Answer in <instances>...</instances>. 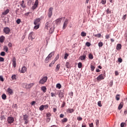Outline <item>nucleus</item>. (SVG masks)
I'll return each mask as SVG.
<instances>
[{"label":"nucleus","mask_w":127,"mask_h":127,"mask_svg":"<svg viewBox=\"0 0 127 127\" xmlns=\"http://www.w3.org/2000/svg\"><path fill=\"white\" fill-rule=\"evenodd\" d=\"M120 96H121L120 94H117L116 96V99L117 101H120Z\"/></svg>","instance_id":"obj_38"},{"label":"nucleus","mask_w":127,"mask_h":127,"mask_svg":"<svg viewBox=\"0 0 127 127\" xmlns=\"http://www.w3.org/2000/svg\"><path fill=\"white\" fill-rule=\"evenodd\" d=\"M0 55L1 56H5V52H1L0 54Z\"/></svg>","instance_id":"obj_50"},{"label":"nucleus","mask_w":127,"mask_h":127,"mask_svg":"<svg viewBox=\"0 0 127 127\" xmlns=\"http://www.w3.org/2000/svg\"><path fill=\"white\" fill-rule=\"evenodd\" d=\"M67 24H68V19H66L65 20V22L64 23V27H65V26H66V25H67Z\"/></svg>","instance_id":"obj_43"},{"label":"nucleus","mask_w":127,"mask_h":127,"mask_svg":"<svg viewBox=\"0 0 127 127\" xmlns=\"http://www.w3.org/2000/svg\"><path fill=\"white\" fill-rule=\"evenodd\" d=\"M34 25L39 24V25H40V19L38 18H36V19H35L34 21Z\"/></svg>","instance_id":"obj_10"},{"label":"nucleus","mask_w":127,"mask_h":127,"mask_svg":"<svg viewBox=\"0 0 127 127\" xmlns=\"http://www.w3.org/2000/svg\"><path fill=\"white\" fill-rule=\"evenodd\" d=\"M116 49L117 50H121L122 49V44H118L116 46Z\"/></svg>","instance_id":"obj_20"},{"label":"nucleus","mask_w":127,"mask_h":127,"mask_svg":"<svg viewBox=\"0 0 127 127\" xmlns=\"http://www.w3.org/2000/svg\"><path fill=\"white\" fill-rule=\"evenodd\" d=\"M95 122H96V126H98L99 125V120H96V121H95Z\"/></svg>","instance_id":"obj_63"},{"label":"nucleus","mask_w":127,"mask_h":127,"mask_svg":"<svg viewBox=\"0 0 127 127\" xmlns=\"http://www.w3.org/2000/svg\"><path fill=\"white\" fill-rule=\"evenodd\" d=\"M39 3V1H38V0H36L34 4H36V5H37L38 6Z\"/></svg>","instance_id":"obj_58"},{"label":"nucleus","mask_w":127,"mask_h":127,"mask_svg":"<svg viewBox=\"0 0 127 127\" xmlns=\"http://www.w3.org/2000/svg\"><path fill=\"white\" fill-rule=\"evenodd\" d=\"M46 117L47 118H50L51 117V113L50 112H48L46 114Z\"/></svg>","instance_id":"obj_42"},{"label":"nucleus","mask_w":127,"mask_h":127,"mask_svg":"<svg viewBox=\"0 0 127 127\" xmlns=\"http://www.w3.org/2000/svg\"><path fill=\"white\" fill-rule=\"evenodd\" d=\"M7 122L8 124L11 125V124H13V122H14V118L12 117H8L7 119Z\"/></svg>","instance_id":"obj_5"},{"label":"nucleus","mask_w":127,"mask_h":127,"mask_svg":"<svg viewBox=\"0 0 127 127\" xmlns=\"http://www.w3.org/2000/svg\"><path fill=\"white\" fill-rule=\"evenodd\" d=\"M66 112L67 114H72V113L74 112V110L73 109L68 108L66 110Z\"/></svg>","instance_id":"obj_17"},{"label":"nucleus","mask_w":127,"mask_h":127,"mask_svg":"<svg viewBox=\"0 0 127 127\" xmlns=\"http://www.w3.org/2000/svg\"><path fill=\"white\" fill-rule=\"evenodd\" d=\"M5 40V37L4 36H1L0 37V43H3Z\"/></svg>","instance_id":"obj_15"},{"label":"nucleus","mask_w":127,"mask_h":127,"mask_svg":"<svg viewBox=\"0 0 127 127\" xmlns=\"http://www.w3.org/2000/svg\"><path fill=\"white\" fill-rule=\"evenodd\" d=\"M53 13V8L52 7H51L49 8L48 12V16L49 18H51Z\"/></svg>","instance_id":"obj_3"},{"label":"nucleus","mask_w":127,"mask_h":127,"mask_svg":"<svg viewBox=\"0 0 127 127\" xmlns=\"http://www.w3.org/2000/svg\"><path fill=\"white\" fill-rule=\"evenodd\" d=\"M123 107H124V102H122L120 103L118 107V110H122V109H123Z\"/></svg>","instance_id":"obj_19"},{"label":"nucleus","mask_w":127,"mask_h":127,"mask_svg":"<svg viewBox=\"0 0 127 127\" xmlns=\"http://www.w3.org/2000/svg\"><path fill=\"white\" fill-rule=\"evenodd\" d=\"M48 79V77H47V76H44L39 81V83L41 85H44V84L47 82Z\"/></svg>","instance_id":"obj_1"},{"label":"nucleus","mask_w":127,"mask_h":127,"mask_svg":"<svg viewBox=\"0 0 127 127\" xmlns=\"http://www.w3.org/2000/svg\"><path fill=\"white\" fill-rule=\"evenodd\" d=\"M88 58L89 59H91L92 60V59H94V57L93 56V55H92L91 54H89L88 56Z\"/></svg>","instance_id":"obj_35"},{"label":"nucleus","mask_w":127,"mask_h":127,"mask_svg":"<svg viewBox=\"0 0 127 127\" xmlns=\"http://www.w3.org/2000/svg\"><path fill=\"white\" fill-rule=\"evenodd\" d=\"M44 109H45V110H47V109L49 108V105H48V104L45 105H44Z\"/></svg>","instance_id":"obj_54"},{"label":"nucleus","mask_w":127,"mask_h":127,"mask_svg":"<svg viewBox=\"0 0 127 127\" xmlns=\"http://www.w3.org/2000/svg\"><path fill=\"white\" fill-rule=\"evenodd\" d=\"M23 121H27L28 120V115L25 114L24 115H23Z\"/></svg>","instance_id":"obj_23"},{"label":"nucleus","mask_w":127,"mask_h":127,"mask_svg":"<svg viewBox=\"0 0 127 127\" xmlns=\"http://www.w3.org/2000/svg\"><path fill=\"white\" fill-rule=\"evenodd\" d=\"M0 119L1 121H2V120H5V117L4 115H1Z\"/></svg>","instance_id":"obj_51"},{"label":"nucleus","mask_w":127,"mask_h":127,"mask_svg":"<svg viewBox=\"0 0 127 127\" xmlns=\"http://www.w3.org/2000/svg\"><path fill=\"white\" fill-rule=\"evenodd\" d=\"M6 92L9 94V95H12L13 91H12V89H11L10 87H9L7 89Z\"/></svg>","instance_id":"obj_16"},{"label":"nucleus","mask_w":127,"mask_h":127,"mask_svg":"<svg viewBox=\"0 0 127 127\" xmlns=\"http://www.w3.org/2000/svg\"><path fill=\"white\" fill-rule=\"evenodd\" d=\"M4 59L1 57H0V62H4Z\"/></svg>","instance_id":"obj_56"},{"label":"nucleus","mask_w":127,"mask_h":127,"mask_svg":"<svg viewBox=\"0 0 127 127\" xmlns=\"http://www.w3.org/2000/svg\"><path fill=\"white\" fill-rule=\"evenodd\" d=\"M78 68H81L82 67V63L81 62L78 63Z\"/></svg>","instance_id":"obj_57"},{"label":"nucleus","mask_w":127,"mask_h":127,"mask_svg":"<svg viewBox=\"0 0 127 127\" xmlns=\"http://www.w3.org/2000/svg\"><path fill=\"white\" fill-rule=\"evenodd\" d=\"M16 22L17 24H20V22H21V20L20 19H18L16 20Z\"/></svg>","instance_id":"obj_40"},{"label":"nucleus","mask_w":127,"mask_h":127,"mask_svg":"<svg viewBox=\"0 0 127 127\" xmlns=\"http://www.w3.org/2000/svg\"><path fill=\"white\" fill-rule=\"evenodd\" d=\"M106 2H107V0H102L101 1V3L102 4H106Z\"/></svg>","instance_id":"obj_52"},{"label":"nucleus","mask_w":127,"mask_h":127,"mask_svg":"<svg viewBox=\"0 0 127 127\" xmlns=\"http://www.w3.org/2000/svg\"><path fill=\"white\" fill-rule=\"evenodd\" d=\"M3 31L5 34H9L10 29L8 27H6L3 28Z\"/></svg>","instance_id":"obj_6"},{"label":"nucleus","mask_w":127,"mask_h":127,"mask_svg":"<svg viewBox=\"0 0 127 127\" xmlns=\"http://www.w3.org/2000/svg\"><path fill=\"white\" fill-rule=\"evenodd\" d=\"M35 26L34 27V29H38V28H39V26H40V25L39 24H36L35 25Z\"/></svg>","instance_id":"obj_30"},{"label":"nucleus","mask_w":127,"mask_h":127,"mask_svg":"<svg viewBox=\"0 0 127 127\" xmlns=\"http://www.w3.org/2000/svg\"><path fill=\"white\" fill-rule=\"evenodd\" d=\"M33 86H34V83H29V84H27L26 85V87L27 89H30V88L33 87Z\"/></svg>","instance_id":"obj_13"},{"label":"nucleus","mask_w":127,"mask_h":127,"mask_svg":"<svg viewBox=\"0 0 127 127\" xmlns=\"http://www.w3.org/2000/svg\"><path fill=\"white\" fill-rule=\"evenodd\" d=\"M105 77H104V75L103 74H100L99 76H98L97 77V81H102V80H104Z\"/></svg>","instance_id":"obj_11"},{"label":"nucleus","mask_w":127,"mask_h":127,"mask_svg":"<svg viewBox=\"0 0 127 127\" xmlns=\"http://www.w3.org/2000/svg\"><path fill=\"white\" fill-rule=\"evenodd\" d=\"M59 59V54H58V55H57V56H56L54 60H55V61H57V60H58Z\"/></svg>","instance_id":"obj_48"},{"label":"nucleus","mask_w":127,"mask_h":127,"mask_svg":"<svg viewBox=\"0 0 127 127\" xmlns=\"http://www.w3.org/2000/svg\"><path fill=\"white\" fill-rule=\"evenodd\" d=\"M80 60H85L86 59V55H83L79 57Z\"/></svg>","instance_id":"obj_24"},{"label":"nucleus","mask_w":127,"mask_h":127,"mask_svg":"<svg viewBox=\"0 0 127 127\" xmlns=\"http://www.w3.org/2000/svg\"><path fill=\"white\" fill-rule=\"evenodd\" d=\"M3 49L4 50V51H5V52H6V53L8 52V48L7 47V46H4L3 47Z\"/></svg>","instance_id":"obj_26"},{"label":"nucleus","mask_w":127,"mask_h":127,"mask_svg":"<svg viewBox=\"0 0 127 127\" xmlns=\"http://www.w3.org/2000/svg\"><path fill=\"white\" fill-rule=\"evenodd\" d=\"M53 26V25L51 24L50 22H47L45 24V28H46V29H47L48 30L49 28L52 27Z\"/></svg>","instance_id":"obj_4"},{"label":"nucleus","mask_w":127,"mask_h":127,"mask_svg":"<svg viewBox=\"0 0 127 127\" xmlns=\"http://www.w3.org/2000/svg\"><path fill=\"white\" fill-rule=\"evenodd\" d=\"M99 47H103V42H100L98 43Z\"/></svg>","instance_id":"obj_49"},{"label":"nucleus","mask_w":127,"mask_h":127,"mask_svg":"<svg viewBox=\"0 0 127 127\" xmlns=\"http://www.w3.org/2000/svg\"><path fill=\"white\" fill-rule=\"evenodd\" d=\"M55 28V25H53V26L50 28L49 34H52L54 32V29Z\"/></svg>","instance_id":"obj_8"},{"label":"nucleus","mask_w":127,"mask_h":127,"mask_svg":"<svg viewBox=\"0 0 127 127\" xmlns=\"http://www.w3.org/2000/svg\"><path fill=\"white\" fill-rule=\"evenodd\" d=\"M0 81H1V82H3V81H4L3 77H2L1 75H0Z\"/></svg>","instance_id":"obj_53"},{"label":"nucleus","mask_w":127,"mask_h":127,"mask_svg":"<svg viewBox=\"0 0 127 127\" xmlns=\"http://www.w3.org/2000/svg\"><path fill=\"white\" fill-rule=\"evenodd\" d=\"M59 96L60 97V98H63V97H64V93H63V92L61 91L60 92L59 94Z\"/></svg>","instance_id":"obj_25"},{"label":"nucleus","mask_w":127,"mask_h":127,"mask_svg":"<svg viewBox=\"0 0 127 127\" xmlns=\"http://www.w3.org/2000/svg\"><path fill=\"white\" fill-rule=\"evenodd\" d=\"M39 110L40 111H41V112H42V111H43L44 110V105H41L40 107H39Z\"/></svg>","instance_id":"obj_32"},{"label":"nucleus","mask_w":127,"mask_h":127,"mask_svg":"<svg viewBox=\"0 0 127 127\" xmlns=\"http://www.w3.org/2000/svg\"><path fill=\"white\" fill-rule=\"evenodd\" d=\"M57 88H58L59 89L61 88V84L60 83H58L56 85Z\"/></svg>","instance_id":"obj_47"},{"label":"nucleus","mask_w":127,"mask_h":127,"mask_svg":"<svg viewBox=\"0 0 127 127\" xmlns=\"http://www.w3.org/2000/svg\"><path fill=\"white\" fill-rule=\"evenodd\" d=\"M12 64L13 68H15L16 67V59L15 57H13L12 60Z\"/></svg>","instance_id":"obj_7"},{"label":"nucleus","mask_w":127,"mask_h":127,"mask_svg":"<svg viewBox=\"0 0 127 127\" xmlns=\"http://www.w3.org/2000/svg\"><path fill=\"white\" fill-rule=\"evenodd\" d=\"M62 19H63V18H60L56 19L55 21H54L52 23L53 25H55V24L56 25H59V24H61V21H62Z\"/></svg>","instance_id":"obj_2"},{"label":"nucleus","mask_w":127,"mask_h":127,"mask_svg":"<svg viewBox=\"0 0 127 127\" xmlns=\"http://www.w3.org/2000/svg\"><path fill=\"white\" fill-rule=\"evenodd\" d=\"M81 35L82 36V37H85V36H86L87 33L83 31L81 33Z\"/></svg>","instance_id":"obj_29"},{"label":"nucleus","mask_w":127,"mask_h":127,"mask_svg":"<svg viewBox=\"0 0 127 127\" xmlns=\"http://www.w3.org/2000/svg\"><path fill=\"white\" fill-rule=\"evenodd\" d=\"M20 5H21L22 8H25L26 7V5H25V3H24V0H22V1L20 2Z\"/></svg>","instance_id":"obj_14"},{"label":"nucleus","mask_w":127,"mask_h":127,"mask_svg":"<svg viewBox=\"0 0 127 127\" xmlns=\"http://www.w3.org/2000/svg\"><path fill=\"white\" fill-rule=\"evenodd\" d=\"M37 6H38L34 4L33 6H32L33 10H34V9H36V8H37Z\"/></svg>","instance_id":"obj_39"},{"label":"nucleus","mask_w":127,"mask_h":127,"mask_svg":"<svg viewBox=\"0 0 127 127\" xmlns=\"http://www.w3.org/2000/svg\"><path fill=\"white\" fill-rule=\"evenodd\" d=\"M69 57V54L68 53H65L64 57V59H67Z\"/></svg>","instance_id":"obj_41"},{"label":"nucleus","mask_w":127,"mask_h":127,"mask_svg":"<svg viewBox=\"0 0 127 127\" xmlns=\"http://www.w3.org/2000/svg\"><path fill=\"white\" fill-rule=\"evenodd\" d=\"M118 62H119V63H122V62H123V59H122L121 58H118Z\"/></svg>","instance_id":"obj_59"},{"label":"nucleus","mask_w":127,"mask_h":127,"mask_svg":"<svg viewBox=\"0 0 127 127\" xmlns=\"http://www.w3.org/2000/svg\"><path fill=\"white\" fill-rule=\"evenodd\" d=\"M51 121V118L50 117H47L46 120V123H49Z\"/></svg>","instance_id":"obj_45"},{"label":"nucleus","mask_w":127,"mask_h":127,"mask_svg":"<svg viewBox=\"0 0 127 127\" xmlns=\"http://www.w3.org/2000/svg\"><path fill=\"white\" fill-rule=\"evenodd\" d=\"M2 100H6V95L5 94H3L1 96Z\"/></svg>","instance_id":"obj_28"},{"label":"nucleus","mask_w":127,"mask_h":127,"mask_svg":"<svg viewBox=\"0 0 127 127\" xmlns=\"http://www.w3.org/2000/svg\"><path fill=\"white\" fill-rule=\"evenodd\" d=\"M98 106H99V107H102V103H101V101H99L98 102Z\"/></svg>","instance_id":"obj_61"},{"label":"nucleus","mask_w":127,"mask_h":127,"mask_svg":"<svg viewBox=\"0 0 127 127\" xmlns=\"http://www.w3.org/2000/svg\"><path fill=\"white\" fill-rule=\"evenodd\" d=\"M65 66L66 68H70V63H69L68 62H66Z\"/></svg>","instance_id":"obj_44"},{"label":"nucleus","mask_w":127,"mask_h":127,"mask_svg":"<svg viewBox=\"0 0 127 127\" xmlns=\"http://www.w3.org/2000/svg\"><path fill=\"white\" fill-rule=\"evenodd\" d=\"M120 126H121V127H125V126H127V124L123 122L121 124Z\"/></svg>","instance_id":"obj_46"},{"label":"nucleus","mask_w":127,"mask_h":127,"mask_svg":"<svg viewBox=\"0 0 127 127\" xmlns=\"http://www.w3.org/2000/svg\"><path fill=\"white\" fill-rule=\"evenodd\" d=\"M41 90L43 91V93H46V91H47V88L45 86H42L41 87Z\"/></svg>","instance_id":"obj_18"},{"label":"nucleus","mask_w":127,"mask_h":127,"mask_svg":"<svg viewBox=\"0 0 127 127\" xmlns=\"http://www.w3.org/2000/svg\"><path fill=\"white\" fill-rule=\"evenodd\" d=\"M60 69V64H58L56 67V68L55 69V71L56 72H58V71H59V69Z\"/></svg>","instance_id":"obj_21"},{"label":"nucleus","mask_w":127,"mask_h":127,"mask_svg":"<svg viewBox=\"0 0 127 127\" xmlns=\"http://www.w3.org/2000/svg\"><path fill=\"white\" fill-rule=\"evenodd\" d=\"M31 3H32V0H28L27 1V5H31Z\"/></svg>","instance_id":"obj_37"},{"label":"nucleus","mask_w":127,"mask_h":127,"mask_svg":"<svg viewBox=\"0 0 127 127\" xmlns=\"http://www.w3.org/2000/svg\"><path fill=\"white\" fill-rule=\"evenodd\" d=\"M113 81H111L109 84L110 87H113Z\"/></svg>","instance_id":"obj_62"},{"label":"nucleus","mask_w":127,"mask_h":127,"mask_svg":"<svg viewBox=\"0 0 127 127\" xmlns=\"http://www.w3.org/2000/svg\"><path fill=\"white\" fill-rule=\"evenodd\" d=\"M26 67H25V66H23L20 70V69H19V72L20 73H25V72H26Z\"/></svg>","instance_id":"obj_9"},{"label":"nucleus","mask_w":127,"mask_h":127,"mask_svg":"<svg viewBox=\"0 0 127 127\" xmlns=\"http://www.w3.org/2000/svg\"><path fill=\"white\" fill-rule=\"evenodd\" d=\"M52 55H54V52H51L48 56V58L51 59V57H52Z\"/></svg>","instance_id":"obj_27"},{"label":"nucleus","mask_w":127,"mask_h":127,"mask_svg":"<svg viewBox=\"0 0 127 127\" xmlns=\"http://www.w3.org/2000/svg\"><path fill=\"white\" fill-rule=\"evenodd\" d=\"M90 68H91V71L93 72V71H94V70H95V66H94L92 64H91L90 65Z\"/></svg>","instance_id":"obj_36"},{"label":"nucleus","mask_w":127,"mask_h":127,"mask_svg":"<svg viewBox=\"0 0 127 127\" xmlns=\"http://www.w3.org/2000/svg\"><path fill=\"white\" fill-rule=\"evenodd\" d=\"M12 80H16V75L13 74L11 76Z\"/></svg>","instance_id":"obj_31"},{"label":"nucleus","mask_w":127,"mask_h":127,"mask_svg":"<svg viewBox=\"0 0 127 127\" xmlns=\"http://www.w3.org/2000/svg\"><path fill=\"white\" fill-rule=\"evenodd\" d=\"M112 12L111 11V10H110L109 8H108L106 10V13H107V14H109V13H111Z\"/></svg>","instance_id":"obj_55"},{"label":"nucleus","mask_w":127,"mask_h":127,"mask_svg":"<svg viewBox=\"0 0 127 127\" xmlns=\"http://www.w3.org/2000/svg\"><path fill=\"white\" fill-rule=\"evenodd\" d=\"M77 121H82V120H83V118H82V117H77Z\"/></svg>","instance_id":"obj_60"},{"label":"nucleus","mask_w":127,"mask_h":127,"mask_svg":"<svg viewBox=\"0 0 127 127\" xmlns=\"http://www.w3.org/2000/svg\"><path fill=\"white\" fill-rule=\"evenodd\" d=\"M51 59H49V58H48V57L46 58V59L45 60V63H48L49 62V61L51 60Z\"/></svg>","instance_id":"obj_33"},{"label":"nucleus","mask_w":127,"mask_h":127,"mask_svg":"<svg viewBox=\"0 0 127 127\" xmlns=\"http://www.w3.org/2000/svg\"><path fill=\"white\" fill-rule=\"evenodd\" d=\"M28 39H31L32 41L33 40V39H34V38H33V32H31L29 33L28 35Z\"/></svg>","instance_id":"obj_12"},{"label":"nucleus","mask_w":127,"mask_h":127,"mask_svg":"<svg viewBox=\"0 0 127 127\" xmlns=\"http://www.w3.org/2000/svg\"><path fill=\"white\" fill-rule=\"evenodd\" d=\"M95 37H98V38H100V37L102 36V35L101 34H97L94 35Z\"/></svg>","instance_id":"obj_34"},{"label":"nucleus","mask_w":127,"mask_h":127,"mask_svg":"<svg viewBox=\"0 0 127 127\" xmlns=\"http://www.w3.org/2000/svg\"><path fill=\"white\" fill-rule=\"evenodd\" d=\"M8 12H9V9H7L4 12H2V14L3 15H6V14H7Z\"/></svg>","instance_id":"obj_22"},{"label":"nucleus","mask_w":127,"mask_h":127,"mask_svg":"<svg viewBox=\"0 0 127 127\" xmlns=\"http://www.w3.org/2000/svg\"><path fill=\"white\" fill-rule=\"evenodd\" d=\"M87 125H86V124L83 123L82 125V127H86Z\"/></svg>","instance_id":"obj_64"}]
</instances>
